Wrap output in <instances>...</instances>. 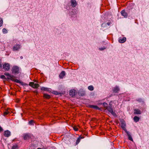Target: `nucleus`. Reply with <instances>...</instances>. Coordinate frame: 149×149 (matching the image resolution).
I'll use <instances>...</instances> for the list:
<instances>
[{
    "label": "nucleus",
    "instance_id": "f257e3e1",
    "mask_svg": "<svg viewBox=\"0 0 149 149\" xmlns=\"http://www.w3.org/2000/svg\"><path fill=\"white\" fill-rule=\"evenodd\" d=\"M106 109L107 110L110 112L114 116L116 117L117 116V115L115 112H114L113 109L111 107V106H109L107 107L106 108Z\"/></svg>",
    "mask_w": 149,
    "mask_h": 149
},
{
    "label": "nucleus",
    "instance_id": "f03ea898",
    "mask_svg": "<svg viewBox=\"0 0 149 149\" xmlns=\"http://www.w3.org/2000/svg\"><path fill=\"white\" fill-rule=\"evenodd\" d=\"M120 122L121 123V127L125 131V132H126L127 130L125 128L126 123L125 121L123 120H122L120 121Z\"/></svg>",
    "mask_w": 149,
    "mask_h": 149
},
{
    "label": "nucleus",
    "instance_id": "7ed1b4c3",
    "mask_svg": "<svg viewBox=\"0 0 149 149\" xmlns=\"http://www.w3.org/2000/svg\"><path fill=\"white\" fill-rule=\"evenodd\" d=\"M29 85L33 88H37L39 86V85L37 84H35L33 82H30L29 84Z\"/></svg>",
    "mask_w": 149,
    "mask_h": 149
},
{
    "label": "nucleus",
    "instance_id": "20e7f679",
    "mask_svg": "<svg viewBox=\"0 0 149 149\" xmlns=\"http://www.w3.org/2000/svg\"><path fill=\"white\" fill-rule=\"evenodd\" d=\"M13 72L15 74H18L19 73V69L17 66H15L13 67L12 69Z\"/></svg>",
    "mask_w": 149,
    "mask_h": 149
},
{
    "label": "nucleus",
    "instance_id": "39448f33",
    "mask_svg": "<svg viewBox=\"0 0 149 149\" xmlns=\"http://www.w3.org/2000/svg\"><path fill=\"white\" fill-rule=\"evenodd\" d=\"M3 67L5 70L8 71L10 69V65L8 63H5L3 65Z\"/></svg>",
    "mask_w": 149,
    "mask_h": 149
},
{
    "label": "nucleus",
    "instance_id": "423d86ee",
    "mask_svg": "<svg viewBox=\"0 0 149 149\" xmlns=\"http://www.w3.org/2000/svg\"><path fill=\"white\" fill-rule=\"evenodd\" d=\"M112 90L113 92L115 93H118L120 90L119 87L117 86H116L113 87Z\"/></svg>",
    "mask_w": 149,
    "mask_h": 149
},
{
    "label": "nucleus",
    "instance_id": "0eeeda50",
    "mask_svg": "<svg viewBox=\"0 0 149 149\" xmlns=\"http://www.w3.org/2000/svg\"><path fill=\"white\" fill-rule=\"evenodd\" d=\"M70 2L72 7H75L76 6L77 4L75 0H71Z\"/></svg>",
    "mask_w": 149,
    "mask_h": 149
},
{
    "label": "nucleus",
    "instance_id": "6e6552de",
    "mask_svg": "<svg viewBox=\"0 0 149 149\" xmlns=\"http://www.w3.org/2000/svg\"><path fill=\"white\" fill-rule=\"evenodd\" d=\"M125 132L126 133V134H127V135L128 136V139L129 140L133 141V139L131 136L130 133L127 131H126Z\"/></svg>",
    "mask_w": 149,
    "mask_h": 149
},
{
    "label": "nucleus",
    "instance_id": "1a4fd4ad",
    "mask_svg": "<svg viewBox=\"0 0 149 149\" xmlns=\"http://www.w3.org/2000/svg\"><path fill=\"white\" fill-rule=\"evenodd\" d=\"M20 48V45H16L14 46L13 47V51H16L19 50Z\"/></svg>",
    "mask_w": 149,
    "mask_h": 149
},
{
    "label": "nucleus",
    "instance_id": "9d476101",
    "mask_svg": "<svg viewBox=\"0 0 149 149\" xmlns=\"http://www.w3.org/2000/svg\"><path fill=\"white\" fill-rule=\"evenodd\" d=\"M4 74L7 77H8V78L9 79H10L11 80H13V78L14 77V76L11 75L8 73H5Z\"/></svg>",
    "mask_w": 149,
    "mask_h": 149
},
{
    "label": "nucleus",
    "instance_id": "9b49d317",
    "mask_svg": "<svg viewBox=\"0 0 149 149\" xmlns=\"http://www.w3.org/2000/svg\"><path fill=\"white\" fill-rule=\"evenodd\" d=\"M10 135V132L8 130L5 131L4 132V136L6 137H8Z\"/></svg>",
    "mask_w": 149,
    "mask_h": 149
},
{
    "label": "nucleus",
    "instance_id": "f8f14e48",
    "mask_svg": "<svg viewBox=\"0 0 149 149\" xmlns=\"http://www.w3.org/2000/svg\"><path fill=\"white\" fill-rule=\"evenodd\" d=\"M75 90H71L69 92V95L72 97H73L76 94Z\"/></svg>",
    "mask_w": 149,
    "mask_h": 149
},
{
    "label": "nucleus",
    "instance_id": "ddd939ff",
    "mask_svg": "<svg viewBox=\"0 0 149 149\" xmlns=\"http://www.w3.org/2000/svg\"><path fill=\"white\" fill-rule=\"evenodd\" d=\"M121 13L122 15L124 16V17L126 18L127 17L128 14L125 12V10H122L121 12Z\"/></svg>",
    "mask_w": 149,
    "mask_h": 149
},
{
    "label": "nucleus",
    "instance_id": "4468645a",
    "mask_svg": "<svg viewBox=\"0 0 149 149\" xmlns=\"http://www.w3.org/2000/svg\"><path fill=\"white\" fill-rule=\"evenodd\" d=\"M31 138V136L29 134H25L24 135V140H27Z\"/></svg>",
    "mask_w": 149,
    "mask_h": 149
},
{
    "label": "nucleus",
    "instance_id": "2eb2a0df",
    "mask_svg": "<svg viewBox=\"0 0 149 149\" xmlns=\"http://www.w3.org/2000/svg\"><path fill=\"white\" fill-rule=\"evenodd\" d=\"M126 38L125 37H123V38H119V42L120 43H123L126 41Z\"/></svg>",
    "mask_w": 149,
    "mask_h": 149
},
{
    "label": "nucleus",
    "instance_id": "dca6fc26",
    "mask_svg": "<svg viewBox=\"0 0 149 149\" xmlns=\"http://www.w3.org/2000/svg\"><path fill=\"white\" fill-rule=\"evenodd\" d=\"M134 113L136 114H141V111L138 109H135L134 110Z\"/></svg>",
    "mask_w": 149,
    "mask_h": 149
},
{
    "label": "nucleus",
    "instance_id": "f3484780",
    "mask_svg": "<svg viewBox=\"0 0 149 149\" xmlns=\"http://www.w3.org/2000/svg\"><path fill=\"white\" fill-rule=\"evenodd\" d=\"M65 72L64 71H62L59 75V76L60 78L62 79L65 76Z\"/></svg>",
    "mask_w": 149,
    "mask_h": 149
},
{
    "label": "nucleus",
    "instance_id": "a211bd4d",
    "mask_svg": "<svg viewBox=\"0 0 149 149\" xmlns=\"http://www.w3.org/2000/svg\"><path fill=\"white\" fill-rule=\"evenodd\" d=\"M89 107L91 108H93L96 109H99V108L97 106L94 105H90Z\"/></svg>",
    "mask_w": 149,
    "mask_h": 149
},
{
    "label": "nucleus",
    "instance_id": "6ab92c4d",
    "mask_svg": "<svg viewBox=\"0 0 149 149\" xmlns=\"http://www.w3.org/2000/svg\"><path fill=\"white\" fill-rule=\"evenodd\" d=\"M41 90L46 91H50V89L48 88H46L44 87H42L41 88Z\"/></svg>",
    "mask_w": 149,
    "mask_h": 149
},
{
    "label": "nucleus",
    "instance_id": "aec40b11",
    "mask_svg": "<svg viewBox=\"0 0 149 149\" xmlns=\"http://www.w3.org/2000/svg\"><path fill=\"white\" fill-rule=\"evenodd\" d=\"M84 138V137H82L81 136H79V137L77 139V140L76 141V144H78L80 142L81 139H83Z\"/></svg>",
    "mask_w": 149,
    "mask_h": 149
},
{
    "label": "nucleus",
    "instance_id": "412c9836",
    "mask_svg": "<svg viewBox=\"0 0 149 149\" xmlns=\"http://www.w3.org/2000/svg\"><path fill=\"white\" fill-rule=\"evenodd\" d=\"M139 118L136 116H135L134 117V120L136 122H137L139 121Z\"/></svg>",
    "mask_w": 149,
    "mask_h": 149
},
{
    "label": "nucleus",
    "instance_id": "4be33fe9",
    "mask_svg": "<svg viewBox=\"0 0 149 149\" xmlns=\"http://www.w3.org/2000/svg\"><path fill=\"white\" fill-rule=\"evenodd\" d=\"M13 80H11L12 81H14L17 83H21L19 80H18L17 79H15L14 77L13 78Z\"/></svg>",
    "mask_w": 149,
    "mask_h": 149
},
{
    "label": "nucleus",
    "instance_id": "5701e85b",
    "mask_svg": "<svg viewBox=\"0 0 149 149\" xmlns=\"http://www.w3.org/2000/svg\"><path fill=\"white\" fill-rule=\"evenodd\" d=\"M44 97L48 99L50 98V96L49 95L45 94H44Z\"/></svg>",
    "mask_w": 149,
    "mask_h": 149
},
{
    "label": "nucleus",
    "instance_id": "b1692460",
    "mask_svg": "<svg viewBox=\"0 0 149 149\" xmlns=\"http://www.w3.org/2000/svg\"><path fill=\"white\" fill-rule=\"evenodd\" d=\"M88 89L90 91H92L93 90V87L92 86H90L88 87Z\"/></svg>",
    "mask_w": 149,
    "mask_h": 149
},
{
    "label": "nucleus",
    "instance_id": "393cba45",
    "mask_svg": "<svg viewBox=\"0 0 149 149\" xmlns=\"http://www.w3.org/2000/svg\"><path fill=\"white\" fill-rule=\"evenodd\" d=\"M3 24V20L2 18L0 17V27L2 26Z\"/></svg>",
    "mask_w": 149,
    "mask_h": 149
},
{
    "label": "nucleus",
    "instance_id": "a878e982",
    "mask_svg": "<svg viewBox=\"0 0 149 149\" xmlns=\"http://www.w3.org/2000/svg\"><path fill=\"white\" fill-rule=\"evenodd\" d=\"M10 113V112H9L8 110H6V111H4L3 113V115L4 116H5L6 115Z\"/></svg>",
    "mask_w": 149,
    "mask_h": 149
},
{
    "label": "nucleus",
    "instance_id": "bb28decb",
    "mask_svg": "<svg viewBox=\"0 0 149 149\" xmlns=\"http://www.w3.org/2000/svg\"><path fill=\"white\" fill-rule=\"evenodd\" d=\"M18 149V146L16 145H13L12 147V149Z\"/></svg>",
    "mask_w": 149,
    "mask_h": 149
},
{
    "label": "nucleus",
    "instance_id": "cd10ccee",
    "mask_svg": "<svg viewBox=\"0 0 149 149\" xmlns=\"http://www.w3.org/2000/svg\"><path fill=\"white\" fill-rule=\"evenodd\" d=\"M2 32L3 33H6L8 32L7 31L6 28H3V29Z\"/></svg>",
    "mask_w": 149,
    "mask_h": 149
},
{
    "label": "nucleus",
    "instance_id": "c85d7f7f",
    "mask_svg": "<svg viewBox=\"0 0 149 149\" xmlns=\"http://www.w3.org/2000/svg\"><path fill=\"white\" fill-rule=\"evenodd\" d=\"M103 104V106L104 107H106V108H107V107H108V104L107 103H105V102H104V103H103V104Z\"/></svg>",
    "mask_w": 149,
    "mask_h": 149
},
{
    "label": "nucleus",
    "instance_id": "c756f323",
    "mask_svg": "<svg viewBox=\"0 0 149 149\" xmlns=\"http://www.w3.org/2000/svg\"><path fill=\"white\" fill-rule=\"evenodd\" d=\"M74 130L75 131H77L78 130V128L76 126H74L73 127Z\"/></svg>",
    "mask_w": 149,
    "mask_h": 149
},
{
    "label": "nucleus",
    "instance_id": "7c9ffc66",
    "mask_svg": "<svg viewBox=\"0 0 149 149\" xmlns=\"http://www.w3.org/2000/svg\"><path fill=\"white\" fill-rule=\"evenodd\" d=\"M33 123V121L31 120L29 122V124L30 125H32Z\"/></svg>",
    "mask_w": 149,
    "mask_h": 149
},
{
    "label": "nucleus",
    "instance_id": "2f4dec72",
    "mask_svg": "<svg viewBox=\"0 0 149 149\" xmlns=\"http://www.w3.org/2000/svg\"><path fill=\"white\" fill-rule=\"evenodd\" d=\"M137 101L140 102H141L142 101V100L141 98H139L137 99Z\"/></svg>",
    "mask_w": 149,
    "mask_h": 149
},
{
    "label": "nucleus",
    "instance_id": "473e14b6",
    "mask_svg": "<svg viewBox=\"0 0 149 149\" xmlns=\"http://www.w3.org/2000/svg\"><path fill=\"white\" fill-rule=\"evenodd\" d=\"M1 78L2 79H5L6 77L4 75H1Z\"/></svg>",
    "mask_w": 149,
    "mask_h": 149
},
{
    "label": "nucleus",
    "instance_id": "72a5a7b5",
    "mask_svg": "<svg viewBox=\"0 0 149 149\" xmlns=\"http://www.w3.org/2000/svg\"><path fill=\"white\" fill-rule=\"evenodd\" d=\"M105 49V48H99V50H103Z\"/></svg>",
    "mask_w": 149,
    "mask_h": 149
},
{
    "label": "nucleus",
    "instance_id": "f704fd0d",
    "mask_svg": "<svg viewBox=\"0 0 149 149\" xmlns=\"http://www.w3.org/2000/svg\"><path fill=\"white\" fill-rule=\"evenodd\" d=\"M3 128L1 127L0 126V132H1L3 131Z\"/></svg>",
    "mask_w": 149,
    "mask_h": 149
},
{
    "label": "nucleus",
    "instance_id": "c9c22d12",
    "mask_svg": "<svg viewBox=\"0 0 149 149\" xmlns=\"http://www.w3.org/2000/svg\"><path fill=\"white\" fill-rule=\"evenodd\" d=\"M111 23H110V22H108L107 23V24L108 25V26H109L110 24H111Z\"/></svg>",
    "mask_w": 149,
    "mask_h": 149
},
{
    "label": "nucleus",
    "instance_id": "e433bc0d",
    "mask_svg": "<svg viewBox=\"0 0 149 149\" xmlns=\"http://www.w3.org/2000/svg\"><path fill=\"white\" fill-rule=\"evenodd\" d=\"M80 95L81 96H83L84 95V93H82L81 94H80Z\"/></svg>",
    "mask_w": 149,
    "mask_h": 149
},
{
    "label": "nucleus",
    "instance_id": "4c0bfd02",
    "mask_svg": "<svg viewBox=\"0 0 149 149\" xmlns=\"http://www.w3.org/2000/svg\"><path fill=\"white\" fill-rule=\"evenodd\" d=\"M2 67V64H1V62H0V67Z\"/></svg>",
    "mask_w": 149,
    "mask_h": 149
},
{
    "label": "nucleus",
    "instance_id": "58836bf2",
    "mask_svg": "<svg viewBox=\"0 0 149 149\" xmlns=\"http://www.w3.org/2000/svg\"><path fill=\"white\" fill-rule=\"evenodd\" d=\"M20 58L21 59H22L23 58V56H21L20 57Z\"/></svg>",
    "mask_w": 149,
    "mask_h": 149
},
{
    "label": "nucleus",
    "instance_id": "ea45409f",
    "mask_svg": "<svg viewBox=\"0 0 149 149\" xmlns=\"http://www.w3.org/2000/svg\"><path fill=\"white\" fill-rule=\"evenodd\" d=\"M57 92H55V93H54V94H57Z\"/></svg>",
    "mask_w": 149,
    "mask_h": 149
},
{
    "label": "nucleus",
    "instance_id": "a19ab883",
    "mask_svg": "<svg viewBox=\"0 0 149 149\" xmlns=\"http://www.w3.org/2000/svg\"><path fill=\"white\" fill-rule=\"evenodd\" d=\"M37 149H41L40 148H37Z\"/></svg>",
    "mask_w": 149,
    "mask_h": 149
}]
</instances>
